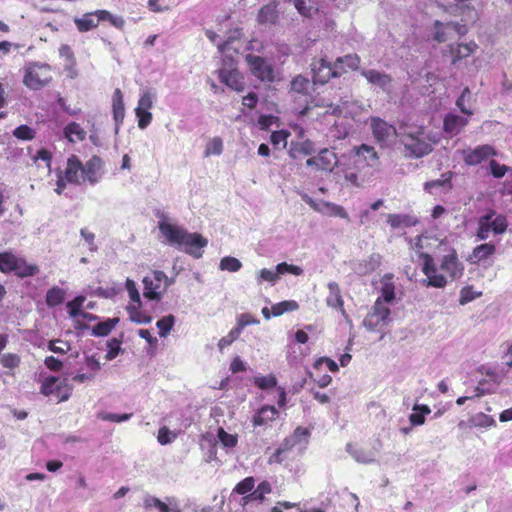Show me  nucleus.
<instances>
[{"label": "nucleus", "instance_id": "f257e3e1", "mask_svg": "<svg viewBox=\"0 0 512 512\" xmlns=\"http://www.w3.org/2000/svg\"><path fill=\"white\" fill-rule=\"evenodd\" d=\"M353 152L342 171L347 183L353 187H361L365 181L364 169L376 166L379 156L375 148L367 144L354 147Z\"/></svg>", "mask_w": 512, "mask_h": 512}, {"label": "nucleus", "instance_id": "f03ea898", "mask_svg": "<svg viewBox=\"0 0 512 512\" xmlns=\"http://www.w3.org/2000/svg\"><path fill=\"white\" fill-rule=\"evenodd\" d=\"M162 235L168 243L177 246L185 253L200 258L203 255V249L208 245V240L196 232H188L186 229L162 222Z\"/></svg>", "mask_w": 512, "mask_h": 512}, {"label": "nucleus", "instance_id": "7ed1b4c3", "mask_svg": "<svg viewBox=\"0 0 512 512\" xmlns=\"http://www.w3.org/2000/svg\"><path fill=\"white\" fill-rule=\"evenodd\" d=\"M0 271L3 273L14 272L15 275L24 278L34 276L38 273L39 268L12 251H5L0 253Z\"/></svg>", "mask_w": 512, "mask_h": 512}, {"label": "nucleus", "instance_id": "20e7f679", "mask_svg": "<svg viewBox=\"0 0 512 512\" xmlns=\"http://www.w3.org/2000/svg\"><path fill=\"white\" fill-rule=\"evenodd\" d=\"M507 228V217L503 214H496L494 210H490L479 218L476 237L479 240H486L490 232L494 235H499L505 233Z\"/></svg>", "mask_w": 512, "mask_h": 512}, {"label": "nucleus", "instance_id": "39448f33", "mask_svg": "<svg viewBox=\"0 0 512 512\" xmlns=\"http://www.w3.org/2000/svg\"><path fill=\"white\" fill-rule=\"evenodd\" d=\"M52 79L48 64L30 63L25 68L23 83L30 89L38 90L47 85Z\"/></svg>", "mask_w": 512, "mask_h": 512}, {"label": "nucleus", "instance_id": "423d86ee", "mask_svg": "<svg viewBox=\"0 0 512 512\" xmlns=\"http://www.w3.org/2000/svg\"><path fill=\"white\" fill-rule=\"evenodd\" d=\"M312 79L315 84H326L331 78H337L347 72L345 68L336 67L325 58L313 59L311 63Z\"/></svg>", "mask_w": 512, "mask_h": 512}, {"label": "nucleus", "instance_id": "0eeeda50", "mask_svg": "<svg viewBox=\"0 0 512 512\" xmlns=\"http://www.w3.org/2000/svg\"><path fill=\"white\" fill-rule=\"evenodd\" d=\"M459 154L467 166H477L486 162L489 158L497 156V150L490 144L478 145L474 148H466L459 151Z\"/></svg>", "mask_w": 512, "mask_h": 512}, {"label": "nucleus", "instance_id": "6e6552de", "mask_svg": "<svg viewBox=\"0 0 512 512\" xmlns=\"http://www.w3.org/2000/svg\"><path fill=\"white\" fill-rule=\"evenodd\" d=\"M251 73L262 82L272 83L275 80L273 66L263 57L253 54L246 56Z\"/></svg>", "mask_w": 512, "mask_h": 512}, {"label": "nucleus", "instance_id": "1a4fd4ad", "mask_svg": "<svg viewBox=\"0 0 512 512\" xmlns=\"http://www.w3.org/2000/svg\"><path fill=\"white\" fill-rule=\"evenodd\" d=\"M419 257L422 260V272L427 277L424 280L426 286L444 288L447 285V279L445 275L437 272L433 257L426 252L420 253Z\"/></svg>", "mask_w": 512, "mask_h": 512}, {"label": "nucleus", "instance_id": "9d476101", "mask_svg": "<svg viewBox=\"0 0 512 512\" xmlns=\"http://www.w3.org/2000/svg\"><path fill=\"white\" fill-rule=\"evenodd\" d=\"M390 309L381 298L375 301L372 311L365 317L363 323L369 330H379L388 323Z\"/></svg>", "mask_w": 512, "mask_h": 512}, {"label": "nucleus", "instance_id": "9b49d317", "mask_svg": "<svg viewBox=\"0 0 512 512\" xmlns=\"http://www.w3.org/2000/svg\"><path fill=\"white\" fill-rule=\"evenodd\" d=\"M339 159L333 149L324 148L319 153L306 160V166L315 167L317 171L332 172L338 165Z\"/></svg>", "mask_w": 512, "mask_h": 512}, {"label": "nucleus", "instance_id": "f8f14e48", "mask_svg": "<svg viewBox=\"0 0 512 512\" xmlns=\"http://www.w3.org/2000/svg\"><path fill=\"white\" fill-rule=\"evenodd\" d=\"M71 388L65 385L58 377H47L41 385V393L45 396H55L57 402H63L69 399Z\"/></svg>", "mask_w": 512, "mask_h": 512}, {"label": "nucleus", "instance_id": "ddd939ff", "mask_svg": "<svg viewBox=\"0 0 512 512\" xmlns=\"http://www.w3.org/2000/svg\"><path fill=\"white\" fill-rule=\"evenodd\" d=\"M126 289L130 297V304L127 307V311L130 315V319L137 323H147L150 321V317L143 315L139 308L141 306L140 294L136 288V284L133 280H126Z\"/></svg>", "mask_w": 512, "mask_h": 512}, {"label": "nucleus", "instance_id": "4468645a", "mask_svg": "<svg viewBox=\"0 0 512 512\" xmlns=\"http://www.w3.org/2000/svg\"><path fill=\"white\" fill-rule=\"evenodd\" d=\"M370 126L375 141L381 146L396 135V128L379 117H371Z\"/></svg>", "mask_w": 512, "mask_h": 512}, {"label": "nucleus", "instance_id": "2eb2a0df", "mask_svg": "<svg viewBox=\"0 0 512 512\" xmlns=\"http://www.w3.org/2000/svg\"><path fill=\"white\" fill-rule=\"evenodd\" d=\"M218 78L221 83L235 92L240 93L245 90L244 76L236 67L219 69Z\"/></svg>", "mask_w": 512, "mask_h": 512}, {"label": "nucleus", "instance_id": "dca6fc26", "mask_svg": "<svg viewBox=\"0 0 512 512\" xmlns=\"http://www.w3.org/2000/svg\"><path fill=\"white\" fill-rule=\"evenodd\" d=\"M440 269L446 273L451 281L459 279L464 274V265L459 261L455 249H451L450 253L443 256L440 263Z\"/></svg>", "mask_w": 512, "mask_h": 512}, {"label": "nucleus", "instance_id": "f3484780", "mask_svg": "<svg viewBox=\"0 0 512 512\" xmlns=\"http://www.w3.org/2000/svg\"><path fill=\"white\" fill-rule=\"evenodd\" d=\"M84 183L97 184L104 174V163L98 156L91 157L85 164H82Z\"/></svg>", "mask_w": 512, "mask_h": 512}, {"label": "nucleus", "instance_id": "a211bd4d", "mask_svg": "<svg viewBox=\"0 0 512 512\" xmlns=\"http://www.w3.org/2000/svg\"><path fill=\"white\" fill-rule=\"evenodd\" d=\"M404 145L407 155L413 158H421L430 154L433 150L429 137L423 136L415 139L411 138L408 142L402 143Z\"/></svg>", "mask_w": 512, "mask_h": 512}, {"label": "nucleus", "instance_id": "6ab92c4d", "mask_svg": "<svg viewBox=\"0 0 512 512\" xmlns=\"http://www.w3.org/2000/svg\"><path fill=\"white\" fill-rule=\"evenodd\" d=\"M448 49L451 55V64L456 65L458 62L474 54L478 49V45L474 41H470L468 43L450 44Z\"/></svg>", "mask_w": 512, "mask_h": 512}, {"label": "nucleus", "instance_id": "aec40b11", "mask_svg": "<svg viewBox=\"0 0 512 512\" xmlns=\"http://www.w3.org/2000/svg\"><path fill=\"white\" fill-rule=\"evenodd\" d=\"M82 171V162L77 156L72 155L67 160V167L64 175L65 180L72 184L84 183Z\"/></svg>", "mask_w": 512, "mask_h": 512}, {"label": "nucleus", "instance_id": "412c9836", "mask_svg": "<svg viewBox=\"0 0 512 512\" xmlns=\"http://www.w3.org/2000/svg\"><path fill=\"white\" fill-rule=\"evenodd\" d=\"M152 105V98L149 93H145L139 100L138 106L135 109L138 117V126L140 128H146L151 122V113L149 109Z\"/></svg>", "mask_w": 512, "mask_h": 512}, {"label": "nucleus", "instance_id": "4be33fe9", "mask_svg": "<svg viewBox=\"0 0 512 512\" xmlns=\"http://www.w3.org/2000/svg\"><path fill=\"white\" fill-rule=\"evenodd\" d=\"M468 122V118L454 113H448L445 115L443 120V131L450 135H457L468 124Z\"/></svg>", "mask_w": 512, "mask_h": 512}, {"label": "nucleus", "instance_id": "5701e85b", "mask_svg": "<svg viewBox=\"0 0 512 512\" xmlns=\"http://www.w3.org/2000/svg\"><path fill=\"white\" fill-rule=\"evenodd\" d=\"M279 416V412L275 406L272 405H264L257 410L255 415L253 416V426H266L269 423L275 421Z\"/></svg>", "mask_w": 512, "mask_h": 512}, {"label": "nucleus", "instance_id": "b1692460", "mask_svg": "<svg viewBox=\"0 0 512 512\" xmlns=\"http://www.w3.org/2000/svg\"><path fill=\"white\" fill-rule=\"evenodd\" d=\"M496 252V246L495 244L489 242V243H483L478 246H476L472 253L468 257V261L472 264H479L491 256H493Z\"/></svg>", "mask_w": 512, "mask_h": 512}, {"label": "nucleus", "instance_id": "393cba45", "mask_svg": "<svg viewBox=\"0 0 512 512\" xmlns=\"http://www.w3.org/2000/svg\"><path fill=\"white\" fill-rule=\"evenodd\" d=\"M346 450L357 462L363 464L372 463L376 457L375 451L351 443L347 444Z\"/></svg>", "mask_w": 512, "mask_h": 512}, {"label": "nucleus", "instance_id": "a878e982", "mask_svg": "<svg viewBox=\"0 0 512 512\" xmlns=\"http://www.w3.org/2000/svg\"><path fill=\"white\" fill-rule=\"evenodd\" d=\"M314 152V143L306 139L304 141H292L289 148V156L292 159H298L303 156L311 155Z\"/></svg>", "mask_w": 512, "mask_h": 512}, {"label": "nucleus", "instance_id": "bb28decb", "mask_svg": "<svg viewBox=\"0 0 512 512\" xmlns=\"http://www.w3.org/2000/svg\"><path fill=\"white\" fill-rule=\"evenodd\" d=\"M361 75L367 79L370 84L385 88L392 83V77L389 74L375 69L362 70Z\"/></svg>", "mask_w": 512, "mask_h": 512}, {"label": "nucleus", "instance_id": "cd10ccee", "mask_svg": "<svg viewBox=\"0 0 512 512\" xmlns=\"http://www.w3.org/2000/svg\"><path fill=\"white\" fill-rule=\"evenodd\" d=\"M113 117L116 125V132L118 131L119 125L123 122L125 110L123 103V94L120 89H116L113 93L112 99Z\"/></svg>", "mask_w": 512, "mask_h": 512}, {"label": "nucleus", "instance_id": "c85d7f7f", "mask_svg": "<svg viewBox=\"0 0 512 512\" xmlns=\"http://www.w3.org/2000/svg\"><path fill=\"white\" fill-rule=\"evenodd\" d=\"M278 19V10L275 3L262 6L257 14L259 24H275Z\"/></svg>", "mask_w": 512, "mask_h": 512}, {"label": "nucleus", "instance_id": "c756f323", "mask_svg": "<svg viewBox=\"0 0 512 512\" xmlns=\"http://www.w3.org/2000/svg\"><path fill=\"white\" fill-rule=\"evenodd\" d=\"M453 172L447 171L441 175L440 179L427 181L424 183V190L428 193H432L434 188L443 187L447 190H451L453 188L452 179Z\"/></svg>", "mask_w": 512, "mask_h": 512}, {"label": "nucleus", "instance_id": "7c9ffc66", "mask_svg": "<svg viewBox=\"0 0 512 512\" xmlns=\"http://www.w3.org/2000/svg\"><path fill=\"white\" fill-rule=\"evenodd\" d=\"M272 492V486L269 481L264 480L258 484V486L252 490V492L246 495L243 499L248 501H264L265 496Z\"/></svg>", "mask_w": 512, "mask_h": 512}, {"label": "nucleus", "instance_id": "2f4dec72", "mask_svg": "<svg viewBox=\"0 0 512 512\" xmlns=\"http://www.w3.org/2000/svg\"><path fill=\"white\" fill-rule=\"evenodd\" d=\"M434 27H435L434 40H436L439 43L447 41L448 36H447L446 30L448 28H453L455 31H457L460 34L464 33L460 30L461 27L458 23L451 22V23L443 24L439 20H436L434 22Z\"/></svg>", "mask_w": 512, "mask_h": 512}, {"label": "nucleus", "instance_id": "473e14b6", "mask_svg": "<svg viewBox=\"0 0 512 512\" xmlns=\"http://www.w3.org/2000/svg\"><path fill=\"white\" fill-rule=\"evenodd\" d=\"M64 134L70 142L83 141L86 137V131L76 122L69 123L64 128Z\"/></svg>", "mask_w": 512, "mask_h": 512}, {"label": "nucleus", "instance_id": "72a5a7b5", "mask_svg": "<svg viewBox=\"0 0 512 512\" xmlns=\"http://www.w3.org/2000/svg\"><path fill=\"white\" fill-rule=\"evenodd\" d=\"M431 413V409L428 405H414L413 413L409 416V420L412 425L419 426L425 423V415Z\"/></svg>", "mask_w": 512, "mask_h": 512}, {"label": "nucleus", "instance_id": "f704fd0d", "mask_svg": "<svg viewBox=\"0 0 512 512\" xmlns=\"http://www.w3.org/2000/svg\"><path fill=\"white\" fill-rule=\"evenodd\" d=\"M401 129H402V132H401V142L402 143L408 142V140L411 138L418 139L423 136H426L425 128L422 125L421 126H413V125L405 124Z\"/></svg>", "mask_w": 512, "mask_h": 512}, {"label": "nucleus", "instance_id": "c9c22d12", "mask_svg": "<svg viewBox=\"0 0 512 512\" xmlns=\"http://www.w3.org/2000/svg\"><path fill=\"white\" fill-rule=\"evenodd\" d=\"M299 309V304L295 300H284L272 305L271 313L274 317L281 316L286 312H292Z\"/></svg>", "mask_w": 512, "mask_h": 512}, {"label": "nucleus", "instance_id": "e433bc0d", "mask_svg": "<svg viewBox=\"0 0 512 512\" xmlns=\"http://www.w3.org/2000/svg\"><path fill=\"white\" fill-rule=\"evenodd\" d=\"M360 62V57L357 54H347L342 57H338L335 60V65L338 67V69H340L344 68L343 64H345L348 69L356 71L360 66Z\"/></svg>", "mask_w": 512, "mask_h": 512}, {"label": "nucleus", "instance_id": "4c0bfd02", "mask_svg": "<svg viewBox=\"0 0 512 512\" xmlns=\"http://www.w3.org/2000/svg\"><path fill=\"white\" fill-rule=\"evenodd\" d=\"M75 24L80 32H86L97 27L98 20L94 13H87L82 18L75 19Z\"/></svg>", "mask_w": 512, "mask_h": 512}, {"label": "nucleus", "instance_id": "58836bf2", "mask_svg": "<svg viewBox=\"0 0 512 512\" xmlns=\"http://www.w3.org/2000/svg\"><path fill=\"white\" fill-rule=\"evenodd\" d=\"M118 322V318L107 319L106 321L99 322L93 327L92 335L98 337L107 336Z\"/></svg>", "mask_w": 512, "mask_h": 512}, {"label": "nucleus", "instance_id": "ea45409f", "mask_svg": "<svg viewBox=\"0 0 512 512\" xmlns=\"http://www.w3.org/2000/svg\"><path fill=\"white\" fill-rule=\"evenodd\" d=\"M65 291L57 286L52 287L46 294V303L48 306L53 307L61 304L64 301Z\"/></svg>", "mask_w": 512, "mask_h": 512}, {"label": "nucleus", "instance_id": "a19ab883", "mask_svg": "<svg viewBox=\"0 0 512 512\" xmlns=\"http://www.w3.org/2000/svg\"><path fill=\"white\" fill-rule=\"evenodd\" d=\"M255 486V479L252 476H248L241 480L234 487L233 492L238 495H244V497L252 492Z\"/></svg>", "mask_w": 512, "mask_h": 512}, {"label": "nucleus", "instance_id": "79ce46f5", "mask_svg": "<svg viewBox=\"0 0 512 512\" xmlns=\"http://www.w3.org/2000/svg\"><path fill=\"white\" fill-rule=\"evenodd\" d=\"M217 437L221 444L227 448H234L238 443V436L236 434L226 432L222 427L218 428Z\"/></svg>", "mask_w": 512, "mask_h": 512}, {"label": "nucleus", "instance_id": "37998d69", "mask_svg": "<svg viewBox=\"0 0 512 512\" xmlns=\"http://www.w3.org/2000/svg\"><path fill=\"white\" fill-rule=\"evenodd\" d=\"M289 136L290 132L288 130L282 129L274 131L270 136V142L272 143L275 149L279 148L280 145L284 149L287 146V140Z\"/></svg>", "mask_w": 512, "mask_h": 512}, {"label": "nucleus", "instance_id": "c03bdc74", "mask_svg": "<svg viewBox=\"0 0 512 512\" xmlns=\"http://www.w3.org/2000/svg\"><path fill=\"white\" fill-rule=\"evenodd\" d=\"M329 290L331 292V296L327 299V303L333 307H342L343 299L340 294V289L337 283L331 282L328 284Z\"/></svg>", "mask_w": 512, "mask_h": 512}, {"label": "nucleus", "instance_id": "a18cd8bd", "mask_svg": "<svg viewBox=\"0 0 512 512\" xmlns=\"http://www.w3.org/2000/svg\"><path fill=\"white\" fill-rule=\"evenodd\" d=\"M255 386L259 389L266 390L271 389L277 386V379L273 374H269L266 376H258L253 380Z\"/></svg>", "mask_w": 512, "mask_h": 512}, {"label": "nucleus", "instance_id": "49530a36", "mask_svg": "<svg viewBox=\"0 0 512 512\" xmlns=\"http://www.w3.org/2000/svg\"><path fill=\"white\" fill-rule=\"evenodd\" d=\"M223 151V141L220 137L212 138L206 145L205 156L220 155Z\"/></svg>", "mask_w": 512, "mask_h": 512}, {"label": "nucleus", "instance_id": "de8ad7c7", "mask_svg": "<svg viewBox=\"0 0 512 512\" xmlns=\"http://www.w3.org/2000/svg\"><path fill=\"white\" fill-rule=\"evenodd\" d=\"M242 267V263L235 257L226 256L220 261V269L229 272H237Z\"/></svg>", "mask_w": 512, "mask_h": 512}, {"label": "nucleus", "instance_id": "09e8293b", "mask_svg": "<svg viewBox=\"0 0 512 512\" xmlns=\"http://www.w3.org/2000/svg\"><path fill=\"white\" fill-rule=\"evenodd\" d=\"M323 206L327 209V213L330 216L340 217L342 219L349 220L348 213L346 212L343 206L331 202H325Z\"/></svg>", "mask_w": 512, "mask_h": 512}, {"label": "nucleus", "instance_id": "8fccbe9b", "mask_svg": "<svg viewBox=\"0 0 512 512\" xmlns=\"http://www.w3.org/2000/svg\"><path fill=\"white\" fill-rule=\"evenodd\" d=\"M276 269H277V272H278L279 276L283 275V274H286V273H290V274H293L295 276H300V275L303 274V269L300 266L293 265V264H288L286 262L279 263L276 266Z\"/></svg>", "mask_w": 512, "mask_h": 512}, {"label": "nucleus", "instance_id": "3c124183", "mask_svg": "<svg viewBox=\"0 0 512 512\" xmlns=\"http://www.w3.org/2000/svg\"><path fill=\"white\" fill-rule=\"evenodd\" d=\"M13 135L17 139L28 141L34 139L35 131L27 125H20L13 131Z\"/></svg>", "mask_w": 512, "mask_h": 512}, {"label": "nucleus", "instance_id": "603ef678", "mask_svg": "<svg viewBox=\"0 0 512 512\" xmlns=\"http://www.w3.org/2000/svg\"><path fill=\"white\" fill-rule=\"evenodd\" d=\"M489 168L492 176L497 179L504 177L505 174L510 170V167L504 164H500L494 159L490 160Z\"/></svg>", "mask_w": 512, "mask_h": 512}, {"label": "nucleus", "instance_id": "864d4df0", "mask_svg": "<svg viewBox=\"0 0 512 512\" xmlns=\"http://www.w3.org/2000/svg\"><path fill=\"white\" fill-rule=\"evenodd\" d=\"M294 6L297 11L304 17H311L317 8L308 4V0H293Z\"/></svg>", "mask_w": 512, "mask_h": 512}, {"label": "nucleus", "instance_id": "5fc2aeb1", "mask_svg": "<svg viewBox=\"0 0 512 512\" xmlns=\"http://www.w3.org/2000/svg\"><path fill=\"white\" fill-rule=\"evenodd\" d=\"M299 504L289 501H278L269 512H298Z\"/></svg>", "mask_w": 512, "mask_h": 512}, {"label": "nucleus", "instance_id": "6e6d98bb", "mask_svg": "<svg viewBox=\"0 0 512 512\" xmlns=\"http://www.w3.org/2000/svg\"><path fill=\"white\" fill-rule=\"evenodd\" d=\"M1 364L8 369H14L20 364V357L14 353L3 354L0 357Z\"/></svg>", "mask_w": 512, "mask_h": 512}, {"label": "nucleus", "instance_id": "4d7b16f0", "mask_svg": "<svg viewBox=\"0 0 512 512\" xmlns=\"http://www.w3.org/2000/svg\"><path fill=\"white\" fill-rule=\"evenodd\" d=\"M241 332L236 327L231 329L227 336L222 337L218 342V348L222 351L225 347L230 346L240 336Z\"/></svg>", "mask_w": 512, "mask_h": 512}, {"label": "nucleus", "instance_id": "13d9d810", "mask_svg": "<svg viewBox=\"0 0 512 512\" xmlns=\"http://www.w3.org/2000/svg\"><path fill=\"white\" fill-rule=\"evenodd\" d=\"M308 85L309 80L302 75H298L291 81V90L297 93H305Z\"/></svg>", "mask_w": 512, "mask_h": 512}, {"label": "nucleus", "instance_id": "bf43d9fd", "mask_svg": "<svg viewBox=\"0 0 512 512\" xmlns=\"http://www.w3.org/2000/svg\"><path fill=\"white\" fill-rule=\"evenodd\" d=\"M480 295H481V293H475L473 291V287L472 286L463 287L461 289V291H460L459 303L461 305H465V304L471 302L472 300H474L475 298H477Z\"/></svg>", "mask_w": 512, "mask_h": 512}, {"label": "nucleus", "instance_id": "052dcab7", "mask_svg": "<svg viewBox=\"0 0 512 512\" xmlns=\"http://www.w3.org/2000/svg\"><path fill=\"white\" fill-rule=\"evenodd\" d=\"M323 364H325L326 367L333 373H335L339 370L337 363L334 360H332L331 358L325 357V356L319 357L318 359H316L313 367H314V369L319 370Z\"/></svg>", "mask_w": 512, "mask_h": 512}, {"label": "nucleus", "instance_id": "680f3d73", "mask_svg": "<svg viewBox=\"0 0 512 512\" xmlns=\"http://www.w3.org/2000/svg\"><path fill=\"white\" fill-rule=\"evenodd\" d=\"M470 94V89L468 87H465L456 101L457 107L460 109L462 113L466 114L467 116H471L473 114L472 110L466 108L464 105L466 98H470Z\"/></svg>", "mask_w": 512, "mask_h": 512}, {"label": "nucleus", "instance_id": "e2e57ef3", "mask_svg": "<svg viewBox=\"0 0 512 512\" xmlns=\"http://www.w3.org/2000/svg\"><path fill=\"white\" fill-rule=\"evenodd\" d=\"M277 121H278V117H276L274 115L262 114L258 117L257 125L260 130L267 131Z\"/></svg>", "mask_w": 512, "mask_h": 512}, {"label": "nucleus", "instance_id": "0e129e2a", "mask_svg": "<svg viewBox=\"0 0 512 512\" xmlns=\"http://www.w3.org/2000/svg\"><path fill=\"white\" fill-rule=\"evenodd\" d=\"M382 301L391 302L395 299V286L392 282H385L381 288Z\"/></svg>", "mask_w": 512, "mask_h": 512}, {"label": "nucleus", "instance_id": "69168bd1", "mask_svg": "<svg viewBox=\"0 0 512 512\" xmlns=\"http://www.w3.org/2000/svg\"><path fill=\"white\" fill-rule=\"evenodd\" d=\"M258 278H259L260 282L267 281V282L274 284L276 281L279 280V275H278L277 270L272 271V270L263 268L259 271Z\"/></svg>", "mask_w": 512, "mask_h": 512}, {"label": "nucleus", "instance_id": "338daca9", "mask_svg": "<svg viewBox=\"0 0 512 512\" xmlns=\"http://www.w3.org/2000/svg\"><path fill=\"white\" fill-rule=\"evenodd\" d=\"M143 284H144V292H143L144 297H146L148 299H156L159 297V294L156 291V288L152 287L153 282L148 277H145L143 279Z\"/></svg>", "mask_w": 512, "mask_h": 512}, {"label": "nucleus", "instance_id": "774afa93", "mask_svg": "<svg viewBox=\"0 0 512 512\" xmlns=\"http://www.w3.org/2000/svg\"><path fill=\"white\" fill-rule=\"evenodd\" d=\"M162 512H182L179 503L174 498H166L165 502H162Z\"/></svg>", "mask_w": 512, "mask_h": 512}]
</instances>
